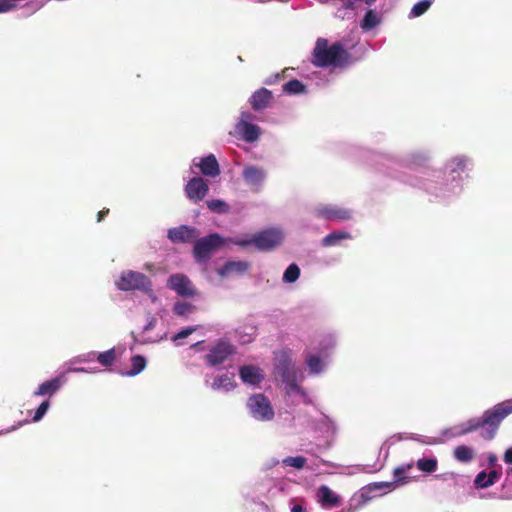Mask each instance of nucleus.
Returning <instances> with one entry per match:
<instances>
[{"mask_svg":"<svg viewBox=\"0 0 512 512\" xmlns=\"http://www.w3.org/2000/svg\"><path fill=\"white\" fill-rule=\"evenodd\" d=\"M512 413V400L503 401L496 404L491 409L484 411L481 417H473L465 422L445 428L441 431L440 437H422L418 434L397 433L389 437L382 448L394 445L398 441L412 439L423 444L434 445L443 443L446 439L461 437L483 428L481 436L486 440H492L501 422Z\"/></svg>","mask_w":512,"mask_h":512,"instance_id":"nucleus-1","label":"nucleus"},{"mask_svg":"<svg viewBox=\"0 0 512 512\" xmlns=\"http://www.w3.org/2000/svg\"><path fill=\"white\" fill-rule=\"evenodd\" d=\"M473 160L466 154H455L444 163V170H433L426 178H413L409 183L425 191L437 202L446 203L456 199L464 189Z\"/></svg>","mask_w":512,"mask_h":512,"instance_id":"nucleus-2","label":"nucleus"},{"mask_svg":"<svg viewBox=\"0 0 512 512\" xmlns=\"http://www.w3.org/2000/svg\"><path fill=\"white\" fill-rule=\"evenodd\" d=\"M273 374L275 379L284 385L287 404H310L308 393L299 384L304 375L296 365L292 351L280 350L274 353Z\"/></svg>","mask_w":512,"mask_h":512,"instance_id":"nucleus-3","label":"nucleus"},{"mask_svg":"<svg viewBox=\"0 0 512 512\" xmlns=\"http://www.w3.org/2000/svg\"><path fill=\"white\" fill-rule=\"evenodd\" d=\"M432 159V152L428 148H416L408 151L402 157L384 156L381 158V168L379 170L389 177L399 180L407 185L416 176H410L401 173L398 168L404 167L410 170H418L427 166Z\"/></svg>","mask_w":512,"mask_h":512,"instance_id":"nucleus-4","label":"nucleus"},{"mask_svg":"<svg viewBox=\"0 0 512 512\" xmlns=\"http://www.w3.org/2000/svg\"><path fill=\"white\" fill-rule=\"evenodd\" d=\"M349 53L340 42L329 45L328 40L318 38L312 53V63L316 67H342L348 63Z\"/></svg>","mask_w":512,"mask_h":512,"instance_id":"nucleus-5","label":"nucleus"},{"mask_svg":"<svg viewBox=\"0 0 512 512\" xmlns=\"http://www.w3.org/2000/svg\"><path fill=\"white\" fill-rule=\"evenodd\" d=\"M283 241V232L278 228H268L252 236H236L231 239L233 245L246 248L254 246L259 251H270Z\"/></svg>","mask_w":512,"mask_h":512,"instance_id":"nucleus-6","label":"nucleus"},{"mask_svg":"<svg viewBox=\"0 0 512 512\" xmlns=\"http://www.w3.org/2000/svg\"><path fill=\"white\" fill-rule=\"evenodd\" d=\"M232 238L233 237L225 238L219 233H211L207 236L196 238L193 245V257L195 262L200 265L206 264L212 254L219 248L227 244H232Z\"/></svg>","mask_w":512,"mask_h":512,"instance_id":"nucleus-7","label":"nucleus"},{"mask_svg":"<svg viewBox=\"0 0 512 512\" xmlns=\"http://www.w3.org/2000/svg\"><path fill=\"white\" fill-rule=\"evenodd\" d=\"M114 283L116 288L123 292L151 293V279L138 271L123 270Z\"/></svg>","mask_w":512,"mask_h":512,"instance_id":"nucleus-8","label":"nucleus"},{"mask_svg":"<svg viewBox=\"0 0 512 512\" xmlns=\"http://www.w3.org/2000/svg\"><path fill=\"white\" fill-rule=\"evenodd\" d=\"M248 414L256 421L270 422L275 417L270 400L263 393L251 395L246 402Z\"/></svg>","mask_w":512,"mask_h":512,"instance_id":"nucleus-9","label":"nucleus"},{"mask_svg":"<svg viewBox=\"0 0 512 512\" xmlns=\"http://www.w3.org/2000/svg\"><path fill=\"white\" fill-rule=\"evenodd\" d=\"M244 183L252 192L262 191L268 177L267 170L258 165L247 164L243 167L241 173Z\"/></svg>","mask_w":512,"mask_h":512,"instance_id":"nucleus-10","label":"nucleus"},{"mask_svg":"<svg viewBox=\"0 0 512 512\" xmlns=\"http://www.w3.org/2000/svg\"><path fill=\"white\" fill-rule=\"evenodd\" d=\"M236 353L234 345L225 340L217 341L205 355L207 365L216 367L223 364L229 357Z\"/></svg>","mask_w":512,"mask_h":512,"instance_id":"nucleus-11","label":"nucleus"},{"mask_svg":"<svg viewBox=\"0 0 512 512\" xmlns=\"http://www.w3.org/2000/svg\"><path fill=\"white\" fill-rule=\"evenodd\" d=\"M314 215L326 221L341 222L349 220L352 217V211L335 204H318L314 208Z\"/></svg>","mask_w":512,"mask_h":512,"instance_id":"nucleus-12","label":"nucleus"},{"mask_svg":"<svg viewBox=\"0 0 512 512\" xmlns=\"http://www.w3.org/2000/svg\"><path fill=\"white\" fill-rule=\"evenodd\" d=\"M167 288L184 298L193 297L196 294L192 281L182 273L171 274L167 279Z\"/></svg>","mask_w":512,"mask_h":512,"instance_id":"nucleus-13","label":"nucleus"},{"mask_svg":"<svg viewBox=\"0 0 512 512\" xmlns=\"http://www.w3.org/2000/svg\"><path fill=\"white\" fill-rule=\"evenodd\" d=\"M304 360L307 372L310 376H320L324 374L332 363V360L315 353L312 350L304 353Z\"/></svg>","mask_w":512,"mask_h":512,"instance_id":"nucleus-14","label":"nucleus"},{"mask_svg":"<svg viewBox=\"0 0 512 512\" xmlns=\"http://www.w3.org/2000/svg\"><path fill=\"white\" fill-rule=\"evenodd\" d=\"M337 340L338 337L334 332L319 334L315 340V345L311 350L332 360V356L337 346Z\"/></svg>","mask_w":512,"mask_h":512,"instance_id":"nucleus-15","label":"nucleus"},{"mask_svg":"<svg viewBox=\"0 0 512 512\" xmlns=\"http://www.w3.org/2000/svg\"><path fill=\"white\" fill-rule=\"evenodd\" d=\"M184 191L190 201L198 203L208 194L209 186L203 178L196 176L187 182Z\"/></svg>","mask_w":512,"mask_h":512,"instance_id":"nucleus-16","label":"nucleus"},{"mask_svg":"<svg viewBox=\"0 0 512 512\" xmlns=\"http://www.w3.org/2000/svg\"><path fill=\"white\" fill-rule=\"evenodd\" d=\"M198 235V229L189 225H179L167 231V238L174 244L193 242Z\"/></svg>","mask_w":512,"mask_h":512,"instance_id":"nucleus-17","label":"nucleus"},{"mask_svg":"<svg viewBox=\"0 0 512 512\" xmlns=\"http://www.w3.org/2000/svg\"><path fill=\"white\" fill-rule=\"evenodd\" d=\"M66 383L65 373H61L56 377L42 382L33 392L34 397H53L58 393L62 386Z\"/></svg>","mask_w":512,"mask_h":512,"instance_id":"nucleus-18","label":"nucleus"},{"mask_svg":"<svg viewBox=\"0 0 512 512\" xmlns=\"http://www.w3.org/2000/svg\"><path fill=\"white\" fill-rule=\"evenodd\" d=\"M192 166L199 168L200 172L206 177L215 178L221 173L219 163L214 154L194 158L192 160Z\"/></svg>","mask_w":512,"mask_h":512,"instance_id":"nucleus-19","label":"nucleus"},{"mask_svg":"<svg viewBox=\"0 0 512 512\" xmlns=\"http://www.w3.org/2000/svg\"><path fill=\"white\" fill-rule=\"evenodd\" d=\"M315 428L328 439L329 445H332L339 432L336 420L326 414H321L320 418L315 421Z\"/></svg>","mask_w":512,"mask_h":512,"instance_id":"nucleus-20","label":"nucleus"},{"mask_svg":"<svg viewBox=\"0 0 512 512\" xmlns=\"http://www.w3.org/2000/svg\"><path fill=\"white\" fill-rule=\"evenodd\" d=\"M250 267V263L244 260H229L223 266L217 269V273L222 278L242 276Z\"/></svg>","mask_w":512,"mask_h":512,"instance_id":"nucleus-21","label":"nucleus"},{"mask_svg":"<svg viewBox=\"0 0 512 512\" xmlns=\"http://www.w3.org/2000/svg\"><path fill=\"white\" fill-rule=\"evenodd\" d=\"M235 132L239 139L246 143H255L259 140L262 129L253 123H236Z\"/></svg>","mask_w":512,"mask_h":512,"instance_id":"nucleus-22","label":"nucleus"},{"mask_svg":"<svg viewBox=\"0 0 512 512\" xmlns=\"http://www.w3.org/2000/svg\"><path fill=\"white\" fill-rule=\"evenodd\" d=\"M157 325V318L155 316L149 315L147 317V322L143 326L142 332L140 334H135L134 332L131 333V336L133 338L134 344H150V343H157L166 338V334L158 337H149L146 336L145 333L153 330Z\"/></svg>","mask_w":512,"mask_h":512,"instance_id":"nucleus-23","label":"nucleus"},{"mask_svg":"<svg viewBox=\"0 0 512 512\" xmlns=\"http://www.w3.org/2000/svg\"><path fill=\"white\" fill-rule=\"evenodd\" d=\"M317 502L324 509L338 507L341 503L340 496L326 485H321L316 491Z\"/></svg>","mask_w":512,"mask_h":512,"instance_id":"nucleus-24","label":"nucleus"},{"mask_svg":"<svg viewBox=\"0 0 512 512\" xmlns=\"http://www.w3.org/2000/svg\"><path fill=\"white\" fill-rule=\"evenodd\" d=\"M273 94L266 88L256 90L249 98L248 102L254 111H263L271 104Z\"/></svg>","mask_w":512,"mask_h":512,"instance_id":"nucleus-25","label":"nucleus"},{"mask_svg":"<svg viewBox=\"0 0 512 512\" xmlns=\"http://www.w3.org/2000/svg\"><path fill=\"white\" fill-rule=\"evenodd\" d=\"M234 378H235V372L227 371L223 374H220V375H217L216 377H214V380L211 383L210 387L214 391L229 392L236 387Z\"/></svg>","mask_w":512,"mask_h":512,"instance_id":"nucleus-26","label":"nucleus"},{"mask_svg":"<svg viewBox=\"0 0 512 512\" xmlns=\"http://www.w3.org/2000/svg\"><path fill=\"white\" fill-rule=\"evenodd\" d=\"M239 376L243 383L258 385L263 380L261 370L253 365H244L239 368Z\"/></svg>","mask_w":512,"mask_h":512,"instance_id":"nucleus-27","label":"nucleus"},{"mask_svg":"<svg viewBox=\"0 0 512 512\" xmlns=\"http://www.w3.org/2000/svg\"><path fill=\"white\" fill-rule=\"evenodd\" d=\"M350 239H352L351 233L344 230H336L326 235L322 239L321 244L324 247L340 246L343 241Z\"/></svg>","mask_w":512,"mask_h":512,"instance_id":"nucleus-28","label":"nucleus"},{"mask_svg":"<svg viewBox=\"0 0 512 512\" xmlns=\"http://www.w3.org/2000/svg\"><path fill=\"white\" fill-rule=\"evenodd\" d=\"M381 23V16L375 9H368L360 21V27L364 32L371 31Z\"/></svg>","mask_w":512,"mask_h":512,"instance_id":"nucleus-29","label":"nucleus"},{"mask_svg":"<svg viewBox=\"0 0 512 512\" xmlns=\"http://www.w3.org/2000/svg\"><path fill=\"white\" fill-rule=\"evenodd\" d=\"M381 495H384V492L382 491L380 482L370 483L360 490L362 504H365L373 498Z\"/></svg>","mask_w":512,"mask_h":512,"instance_id":"nucleus-30","label":"nucleus"},{"mask_svg":"<svg viewBox=\"0 0 512 512\" xmlns=\"http://www.w3.org/2000/svg\"><path fill=\"white\" fill-rule=\"evenodd\" d=\"M412 467L413 464H405L398 466L393 470V483H395L397 488L409 483L410 477L406 474Z\"/></svg>","mask_w":512,"mask_h":512,"instance_id":"nucleus-31","label":"nucleus"},{"mask_svg":"<svg viewBox=\"0 0 512 512\" xmlns=\"http://www.w3.org/2000/svg\"><path fill=\"white\" fill-rule=\"evenodd\" d=\"M474 449L467 445H459L454 449V458L461 463H469L474 458Z\"/></svg>","mask_w":512,"mask_h":512,"instance_id":"nucleus-32","label":"nucleus"},{"mask_svg":"<svg viewBox=\"0 0 512 512\" xmlns=\"http://www.w3.org/2000/svg\"><path fill=\"white\" fill-rule=\"evenodd\" d=\"M147 365L146 358L142 355H134L131 358V369L125 372L123 375L133 377L140 374Z\"/></svg>","mask_w":512,"mask_h":512,"instance_id":"nucleus-33","label":"nucleus"},{"mask_svg":"<svg viewBox=\"0 0 512 512\" xmlns=\"http://www.w3.org/2000/svg\"><path fill=\"white\" fill-rule=\"evenodd\" d=\"M283 92L288 95H301L307 92V88L300 80L291 79L283 85Z\"/></svg>","mask_w":512,"mask_h":512,"instance_id":"nucleus-34","label":"nucleus"},{"mask_svg":"<svg viewBox=\"0 0 512 512\" xmlns=\"http://www.w3.org/2000/svg\"><path fill=\"white\" fill-rule=\"evenodd\" d=\"M416 467L424 473L431 474L437 470L438 460L436 457H423L417 460Z\"/></svg>","mask_w":512,"mask_h":512,"instance_id":"nucleus-35","label":"nucleus"},{"mask_svg":"<svg viewBox=\"0 0 512 512\" xmlns=\"http://www.w3.org/2000/svg\"><path fill=\"white\" fill-rule=\"evenodd\" d=\"M301 274L300 267L296 263H291L284 271L282 281L285 284L295 283Z\"/></svg>","mask_w":512,"mask_h":512,"instance_id":"nucleus-36","label":"nucleus"},{"mask_svg":"<svg viewBox=\"0 0 512 512\" xmlns=\"http://www.w3.org/2000/svg\"><path fill=\"white\" fill-rule=\"evenodd\" d=\"M208 209L217 214H227L230 212L229 204L222 199H211L206 201Z\"/></svg>","mask_w":512,"mask_h":512,"instance_id":"nucleus-37","label":"nucleus"},{"mask_svg":"<svg viewBox=\"0 0 512 512\" xmlns=\"http://www.w3.org/2000/svg\"><path fill=\"white\" fill-rule=\"evenodd\" d=\"M434 0H421L413 5L409 12V18H417L428 11Z\"/></svg>","mask_w":512,"mask_h":512,"instance_id":"nucleus-38","label":"nucleus"},{"mask_svg":"<svg viewBox=\"0 0 512 512\" xmlns=\"http://www.w3.org/2000/svg\"><path fill=\"white\" fill-rule=\"evenodd\" d=\"M96 360L104 367H110L116 360L115 348H111L104 352H97Z\"/></svg>","mask_w":512,"mask_h":512,"instance_id":"nucleus-39","label":"nucleus"},{"mask_svg":"<svg viewBox=\"0 0 512 512\" xmlns=\"http://www.w3.org/2000/svg\"><path fill=\"white\" fill-rule=\"evenodd\" d=\"M339 3L340 5L336 8L334 13L335 17L342 20L353 19L355 17V13L350 7H348L347 2L345 0H339Z\"/></svg>","mask_w":512,"mask_h":512,"instance_id":"nucleus-40","label":"nucleus"},{"mask_svg":"<svg viewBox=\"0 0 512 512\" xmlns=\"http://www.w3.org/2000/svg\"><path fill=\"white\" fill-rule=\"evenodd\" d=\"M282 465L293 467L297 470L304 468L307 459L304 456H288L281 460Z\"/></svg>","mask_w":512,"mask_h":512,"instance_id":"nucleus-41","label":"nucleus"},{"mask_svg":"<svg viewBox=\"0 0 512 512\" xmlns=\"http://www.w3.org/2000/svg\"><path fill=\"white\" fill-rule=\"evenodd\" d=\"M194 309V306L188 302L178 301L173 306V312L177 316L187 317Z\"/></svg>","mask_w":512,"mask_h":512,"instance_id":"nucleus-42","label":"nucleus"},{"mask_svg":"<svg viewBox=\"0 0 512 512\" xmlns=\"http://www.w3.org/2000/svg\"><path fill=\"white\" fill-rule=\"evenodd\" d=\"M51 406V402L49 399H44L39 406L35 409L34 415L32 417L33 422H39L41 421L46 413L48 412L49 408Z\"/></svg>","mask_w":512,"mask_h":512,"instance_id":"nucleus-43","label":"nucleus"},{"mask_svg":"<svg viewBox=\"0 0 512 512\" xmlns=\"http://www.w3.org/2000/svg\"><path fill=\"white\" fill-rule=\"evenodd\" d=\"M290 512H310L307 509V503L304 498L292 497L289 499Z\"/></svg>","mask_w":512,"mask_h":512,"instance_id":"nucleus-44","label":"nucleus"},{"mask_svg":"<svg viewBox=\"0 0 512 512\" xmlns=\"http://www.w3.org/2000/svg\"><path fill=\"white\" fill-rule=\"evenodd\" d=\"M96 355H97L96 351H90V352H87V353H82V354H79V355L73 357L69 361V364L70 365H75V364H79V363H91V362H94L96 360Z\"/></svg>","mask_w":512,"mask_h":512,"instance_id":"nucleus-45","label":"nucleus"},{"mask_svg":"<svg viewBox=\"0 0 512 512\" xmlns=\"http://www.w3.org/2000/svg\"><path fill=\"white\" fill-rule=\"evenodd\" d=\"M487 480H488V475H487L486 471H484V470L480 471L474 479V485L477 489L488 488V487H490V485H488Z\"/></svg>","mask_w":512,"mask_h":512,"instance_id":"nucleus-46","label":"nucleus"},{"mask_svg":"<svg viewBox=\"0 0 512 512\" xmlns=\"http://www.w3.org/2000/svg\"><path fill=\"white\" fill-rule=\"evenodd\" d=\"M196 329H197L196 326L184 327L181 330H179L176 334L173 335L172 341L177 342L181 339H185L189 335H191L193 332H195Z\"/></svg>","mask_w":512,"mask_h":512,"instance_id":"nucleus-47","label":"nucleus"},{"mask_svg":"<svg viewBox=\"0 0 512 512\" xmlns=\"http://www.w3.org/2000/svg\"><path fill=\"white\" fill-rule=\"evenodd\" d=\"M67 373H87V374H96L100 372L98 367H73L70 366L66 370Z\"/></svg>","mask_w":512,"mask_h":512,"instance_id":"nucleus-48","label":"nucleus"},{"mask_svg":"<svg viewBox=\"0 0 512 512\" xmlns=\"http://www.w3.org/2000/svg\"><path fill=\"white\" fill-rule=\"evenodd\" d=\"M289 486V482L287 480L282 479L276 482L269 492L271 495L274 496L277 492H287Z\"/></svg>","mask_w":512,"mask_h":512,"instance_id":"nucleus-49","label":"nucleus"},{"mask_svg":"<svg viewBox=\"0 0 512 512\" xmlns=\"http://www.w3.org/2000/svg\"><path fill=\"white\" fill-rule=\"evenodd\" d=\"M48 1L49 0H30L27 1L25 7H28L31 13H35L41 9Z\"/></svg>","mask_w":512,"mask_h":512,"instance_id":"nucleus-50","label":"nucleus"},{"mask_svg":"<svg viewBox=\"0 0 512 512\" xmlns=\"http://www.w3.org/2000/svg\"><path fill=\"white\" fill-rule=\"evenodd\" d=\"M280 463H281V460H279L276 457H271L263 463L262 470L265 472L269 471L270 469L274 468L275 466L279 465Z\"/></svg>","mask_w":512,"mask_h":512,"instance_id":"nucleus-51","label":"nucleus"},{"mask_svg":"<svg viewBox=\"0 0 512 512\" xmlns=\"http://www.w3.org/2000/svg\"><path fill=\"white\" fill-rule=\"evenodd\" d=\"M347 2L348 7L352 9V11L355 13V15L365 9L364 6H362L361 2L358 0H345Z\"/></svg>","mask_w":512,"mask_h":512,"instance_id":"nucleus-52","label":"nucleus"},{"mask_svg":"<svg viewBox=\"0 0 512 512\" xmlns=\"http://www.w3.org/2000/svg\"><path fill=\"white\" fill-rule=\"evenodd\" d=\"M254 116L251 112L249 111H242L240 113V117L237 121V123H252V120H253Z\"/></svg>","mask_w":512,"mask_h":512,"instance_id":"nucleus-53","label":"nucleus"},{"mask_svg":"<svg viewBox=\"0 0 512 512\" xmlns=\"http://www.w3.org/2000/svg\"><path fill=\"white\" fill-rule=\"evenodd\" d=\"M487 475H488L487 483L490 486L494 485L495 482L500 478V472H498L497 470H491L489 473H487Z\"/></svg>","mask_w":512,"mask_h":512,"instance_id":"nucleus-54","label":"nucleus"},{"mask_svg":"<svg viewBox=\"0 0 512 512\" xmlns=\"http://www.w3.org/2000/svg\"><path fill=\"white\" fill-rule=\"evenodd\" d=\"M380 484H381L382 491L384 492V494L391 492L397 488L395 486V483H393V481H383V482H380Z\"/></svg>","mask_w":512,"mask_h":512,"instance_id":"nucleus-55","label":"nucleus"},{"mask_svg":"<svg viewBox=\"0 0 512 512\" xmlns=\"http://www.w3.org/2000/svg\"><path fill=\"white\" fill-rule=\"evenodd\" d=\"M503 461L506 464L512 465V446L505 450L503 455Z\"/></svg>","mask_w":512,"mask_h":512,"instance_id":"nucleus-56","label":"nucleus"},{"mask_svg":"<svg viewBox=\"0 0 512 512\" xmlns=\"http://www.w3.org/2000/svg\"><path fill=\"white\" fill-rule=\"evenodd\" d=\"M28 421L25 420L23 422H19L17 425H13L5 430H0V435L2 434H7V433H10V432H13L15 431L16 429H18L19 427H21L24 423H27Z\"/></svg>","mask_w":512,"mask_h":512,"instance_id":"nucleus-57","label":"nucleus"},{"mask_svg":"<svg viewBox=\"0 0 512 512\" xmlns=\"http://www.w3.org/2000/svg\"><path fill=\"white\" fill-rule=\"evenodd\" d=\"M498 458L496 454L489 453L487 456V462L490 467H494L497 464Z\"/></svg>","mask_w":512,"mask_h":512,"instance_id":"nucleus-58","label":"nucleus"},{"mask_svg":"<svg viewBox=\"0 0 512 512\" xmlns=\"http://www.w3.org/2000/svg\"><path fill=\"white\" fill-rule=\"evenodd\" d=\"M145 295H147L153 302L156 301L157 299V296L153 290V283L151 282V293H144Z\"/></svg>","mask_w":512,"mask_h":512,"instance_id":"nucleus-59","label":"nucleus"},{"mask_svg":"<svg viewBox=\"0 0 512 512\" xmlns=\"http://www.w3.org/2000/svg\"><path fill=\"white\" fill-rule=\"evenodd\" d=\"M109 210H102L97 214V221L100 222L104 219V217L108 214Z\"/></svg>","mask_w":512,"mask_h":512,"instance_id":"nucleus-60","label":"nucleus"},{"mask_svg":"<svg viewBox=\"0 0 512 512\" xmlns=\"http://www.w3.org/2000/svg\"><path fill=\"white\" fill-rule=\"evenodd\" d=\"M359 2H361L362 6H364V8L367 6V7H370L372 6L377 0H358Z\"/></svg>","mask_w":512,"mask_h":512,"instance_id":"nucleus-61","label":"nucleus"},{"mask_svg":"<svg viewBox=\"0 0 512 512\" xmlns=\"http://www.w3.org/2000/svg\"><path fill=\"white\" fill-rule=\"evenodd\" d=\"M349 149L351 150V155L359 151V147L357 146H350Z\"/></svg>","mask_w":512,"mask_h":512,"instance_id":"nucleus-62","label":"nucleus"},{"mask_svg":"<svg viewBox=\"0 0 512 512\" xmlns=\"http://www.w3.org/2000/svg\"><path fill=\"white\" fill-rule=\"evenodd\" d=\"M152 267H153V264H151V263H147V264H145V268H146L147 270H151V269H152Z\"/></svg>","mask_w":512,"mask_h":512,"instance_id":"nucleus-63","label":"nucleus"},{"mask_svg":"<svg viewBox=\"0 0 512 512\" xmlns=\"http://www.w3.org/2000/svg\"><path fill=\"white\" fill-rule=\"evenodd\" d=\"M342 512H345V511H342ZM346 512H354V509L353 508H349Z\"/></svg>","mask_w":512,"mask_h":512,"instance_id":"nucleus-64","label":"nucleus"}]
</instances>
